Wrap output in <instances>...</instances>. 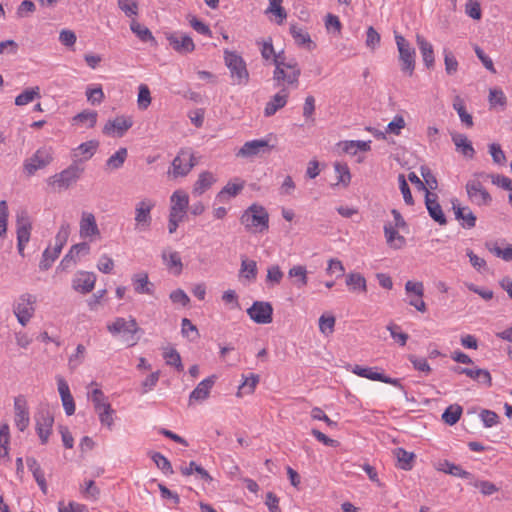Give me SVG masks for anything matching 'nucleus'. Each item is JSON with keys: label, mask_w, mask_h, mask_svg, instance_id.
<instances>
[{"label": "nucleus", "mask_w": 512, "mask_h": 512, "mask_svg": "<svg viewBox=\"0 0 512 512\" xmlns=\"http://www.w3.org/2000/svg\"><path fill=\"white\" fill-rule=\"evenodd\" d=\"M455 218L461 221V226L465 229L474 228L476 225V216L469 207L456 206L453 203Z\"/></svg>", "instance_id": "nucleus-28"}, {"label": "nucleus", "mask_w": 512, "mask_h": 512, "mask_svg": "<svg viewBox=\"0 0 512 512\" xmlns=\"http://www.w3.org/2000/svg\"><path fill=\"white\" fill-rule=\"evenodd\" d=\"M15 425L20 431H24L30 423L27 401L24 396L19 395L14 399Z\"/></svg>", "instance_id": "nucleus-17"}, {"label": "nucleus", "mask_w": 512, "mask_h": 512, "mask_svg": "<svg viewBox=\"0 0 512 512\" xmlns=\"http://www.w3.org/2000/svg\"><path fill=\"white\" fill-rule=\"evenodd\" d=\"M119 9L129 18L138 15L139 6L137 0H117Z\"/></svg>", "instance_id": "nucleus-48"}, {"label": "nucleus", "mask_w": 512, "mask_h": 512, "mask_svg": "<svg viewBox=\"0 0 512 512\" xmlns=\"http://www.w3.org/2000/svg\"><path fill=\"white\" fill-rule=\"evenodd\" d=\"M216 182L215 176L209 172H202L193 187V193L196 195H202Z\"/></svg>", "instance_id": "nucleus-34"}, {"label": "nucleus", "mask_w": 512, "mask_h": 512, "mask_svg": "<svg viewBox=\"0 0 512 512\" xmlns=\"http://www.w3.org/2000/svg\"><path fill=\"white\" fill-rule=\"evenodd\" d=\"M395 41L399 51L401 70L411 76L415 69V50L402 35L396 34Z\"/></svg>", "instance_id": "nucleus-9"}, {"label": "nucleus", "mask_w": 512, "mask_h": 512, "mask_svg": "<svg viewBox=\"0 0 512 512\" xmlns=\"http://www.w3.org/2000/svg\"><path fill=\"white\" fill-rule=\"evenodd\" d=\"M128 152L126 148H120L113 155H111L106 161V169L117 170L121 168L127 158Z\"/></svg>", "instance_id": "nucleus-38"}, {"label": "nucleus", "mask_w": 512, "mask_h": 512, "mask_svg": "<svg viewBox=\"0 0 512 512\" xmlns=\"http://www.w3.org/2000/svg\"><path fill=\"white\" fill-rule=\"evenodd\" d=\"M181 333L190 341H196L200 337L197 327L188 318L182 319Z\"/></svg>", "instance_id": "nucleus-45"}, {"label": "nucleus", "mask_w": 512, "mask_h": 512, "mask_svg": "<svg viewBox=\"0 0 512 512\" xmlns=\"http://www.w3.org/2000/svg\"><path fill=\"white\" fill-rule=\"evenodd\" d=\"M130 29L142 42H156L152 32L135 19H132Z\"/></svg>", "instance_id": "nucleus-37"}, {"label": "nucleus", "mask_w": 512, "mask_h": 512, "mask_svg": "<svg viewBox=\"0 0 512 512\" xmlns=\"http://www.w3.org/2000/svg\"><path fill=\"white\" fill-rule=\"evenodd\" d=\"M163 261L169 269L176 268L175 273L179 274L182 271V261L178 252L174 251L167 255L165 252L162 254Z\"/></svg>", "instance_id": "nucleus-51"}, {"label": "nucleus", "mask_w": 512, "mask_h": 512, "mask_svg": "<svg viewBox=\"0 0 512 512\" xmlns=\"http://www.w3.org/2000/svg\"><path fill=\"white\" fill-rule=\"evenodd\" d=\"M398 182H399V188L403 195V199H404L405 203L407 205H413L414 200H413L409 185H408L406 178L403 174H399Z\"/></svg>", "instance_id": "nucleus-60"}, {"label": "nucleus", "mask_w": 512, "mask_h": 512, "mask_svg": "<svg viewBox=\"0 0 512 512\" xmlns=\"http://www.w3.org/2000/svg\"><path fill=\"white\" fill-rule=\"evenodd\" d=\"M107 330L112 335L123 334L128 346L137 344L139 338L135 334L140 331V328L135 318L130 317L128 320L123 317H117L112 323L107 325Z\"/></svg>", "instance_id": "nucleus-6"}, {"label": "nucleus", "mask_w": 512, "mask_h": 512, "mask_svg": "<svg viewBox=\"0 0 512 512\" xmlns=\"http://www.w3.org/2000/svg\"><path fill=\"white\" fill-rule=\"evenodd\" d=\"M289 277L291 278H297L296 285L297 287L301 288L305 285H307L308 278H307V270L305 266L297 265L290 268L288 272Z\"/></svg>", "instance_id": "nucleus-44"}, {"label": "nucleus", "mask_w": 512, "mask_h": 512, "mask_svg": "<svg viewBox=\"0 0 512 512\" xmlns=\"http://www.w3.org/2000/svg\"><path fill=\"white\" fill-rule=\"evenodd\" d=\"M99 142L97 140H90L80 144L72 152L73 163L79 165L80 162L89 160L97 151Z\"/></svg>", "instance_id": "nucleus-20"}, {"label": "nucleus", "mask_w": 512, "mask_h": 512, "mask_svg": "<svg viewBox=\"0 0 512 512\" xmlns=\"http://www.w3.org/2000/svg\"><path fill=\"white\" fill-rule=\"evenodd\" d=\"M240 276L248 281H253L257 276V264L254 260L242 259Z\"/></svg>", "instance_id": "nucleus-40"}, {"label": "nucleus", "mask_w": 512, "mask_h": 512, "mask_svg": "<svg viewBox=\"0 0 512 512\" xmlns=\"http://www.w3.org/2000/svg\"><path fill=\"white\" fill-rule=\"evenodd\" d=\"M70 235V225L63 222L55 236L54 247L50 249L51 261H55L61 253Z\"/></svg>", "instance_id": "nucleus-26"}, {"label": "nucleus", "mask_w": 512, "mask_h": 512, "mask_svg": "<svg viewBox=\"0 0 512 512\" xmlns=\"http://www.w3.org/2000/svg\"><path fill=\"white\" fill-rule=\"evenodd\" d=\"M132 283L136 293L153 295L154 285L149 281L147 273L141 272L134 274L132 277Z\"/></svg>", "instance_id": "nucleus-29"}, {"label": "nucleus", "mask_w": 512, "mask_h": 512, "mask_svg": "<svg viewBox=\"0 0 512 512\" xmlns=\"http://www.w3.org/2000/svg\"><path fill=\"white\" fill-rule=\"evenodd\" d=\"M36 296L30 293L21 294L13 304V312L18 322L25 326L35 312Z\"/></svg>", "instance_id": "nucleus-8"}, {"label": "nucleus", "mask_w": 512, "mask_h": 512, "mask_svg": "<svg viewBox=\"0 0 512 512\" xmlns=\"http://www.w3.org/2000/svg\"><path fill=\"white\" fill-rule=\"evenodd\" d=\"M395 455L401 469L410 470L412 468V461L414 458L413 453H410L403 448H397L395 450Z\"/></svg>", "instance_id": "nucleus-49"}, {"label": "nucleus", "mask_w": 512, "mask_h": 512, "mask_svg": "<svg viewBox=\"0 0 512 512\" xmlns=\"http://www.w3.org/2000/svg\"><path fill=\"white\" fill-rule=\"evenodd\" d=\"M224 62L230 71V76L233 83L237 85H246L249 82V72L247 70L246 62L235 51L228 49L224 50Z\"/></svg>", "instance_id": "nucleus-3"}, {"label": "nucleus", "mask_w": 512, "mask_h": 512, "mask_svg": "<svg viewBox=\"0 0 512 512\" xmlns=\"http://www.w3.org/2000/svg\"><path fill=\"white\" fill-rule=\"evenodd\" d=\"M36 97H40L39 87L28 88L15 98V104L17 106H23L32 102Z\"/></svg>", "instance_id": "nucleus-42"}, {"label": "nucleus", "mask_w": 512, "mask_h": 512, "mask_svg": "<svg viewBox=\"0 0 512 512\" xmlns=\"http://www.w3.org/2000/svg\"><path fill=\"white\" fill-rule=\"evenodd\" d=\"M444 63H445V71L448 75H453L457 72L458 69V61L456 60L453 53L448 50L444 49Z\"/></svg>", "instance_id": "nucleus-56"}, {"label": "nucleus", "mask_w": 512, "mask_h": 512, "mask_svg": "<svg viewBox=\"0 0 512 512\" xmlns=\"http://www.w3.org/2000/svg\"><path fill=\"white\" fill-rule=\"evenodd\" d=\"M273 146L269 145L266 139H254L247 141L237 151L236 156L240 158H253L262 154L269 153Z\"/></svg>", "instance_id": "nucleus-13"}, {"label": "nucleus", "mask_w": 512, "mask_h": 512, "mask_svg": "<svg viewBox=\"0 0 512 512\" xmlns=\"http://www.w3.org/2000/svg\"><path fill=\"white\" fill-rule=\"evenodd\" d=\"M336 319L333 315H321L319 318V330L325 336L334 332Z\"/></svg>", "instance_id": "nucleus-52"}, {"label": "nucleus", "mask_w": 512, "mask_h": 512, "mask_svg": "<svg viewBox=\"0 0 512 512\" xmlns=\"http://www.w3.org/2000/svg\"><path fill=\"white\" fill-rule=\"evenodd\" d=\"M53 160V150L50 147L38 149L24 163V169L29 175H33L37 170L48 166Z\"/></svg>", "instance_id": "nucleus-12"}, {"label": "nucleus", "mask_w": 512, "mask_h": 512, "mask_svg": "<svg viewBox=\"0 0 512 512\" xmlns=\"http://www.w3.org/2000/svg\"><path fill=\"white\" fill-rule=\"evenodd\" d=\"M346 285L352 292H367L366 279L357 272H351L346 276Z\"/></svg>", "instance_id": "nucleus-35"}, {"label": "nucleus", "mask_w": 512, "mask_h": 512, "mask_svg": "<svg viewBox=\"0 0 512 512\" xmlns=\"http://www.w3.org/2000/svg\"><path fill=\"white\" fill-rule=\"evenodd\" d=\"M215 376H210L202 380L196 388L190 393L189 404L193 401H203L209 397L210 391L215 383Z\"/></svg>", "instance_id": "nucleus-25"}, {"label": "nucleus", "mask_w": 512, "mask_h": 512, "mask_svg": "<svg viewBox=\"0 0 512 512\" xmlns=\"http://www.w3.org/2000/svg\"><path fill=\"white\" fill-rule=\"evenodd\" d=\"M479 178H488L484 172L475 173L466 183V193L469 201L476 206H489L492 202V196L486 190Z\"/></svg>", "instance_id": "nucleus-2"}, {"label": "nucleus", "mask_w": 512, "mask_h": 512, "mask_svg": "<svg viewBox=\"0 0 512 512\" xmlns=\"http://www.w3.org/2000/svg\"><path fill=\"white\" fill-rule=\"evenodd\" d=\"M257 44L261 45V56L263 57V59H265V60L272 59L273 60L276 53H275V50L273 47L272 39L268 38L262 42L257 41Z\"/></svg>", "instance_id": "nucleus-63"}, {"label": "nucleus", "mask_w": 512, "mask_h": 512, "mask_svg": "<svg viewBox=\"0 0 512 512\" xmlns=\"http://www.w3.org/2000/svg\"><path fill=\"white\" fill-rule=\"evenodd\" d=\"M83 171L78 164L72 163L66 169L49 177L47 183L54 191L66 190L79 180Z\"/></svg>", "instance_id": "nucleus-4"}, {"label": "nucleus", "mask_w": 512, "mask_h": 512, "mask_svg": "<svg viewBox=\"0 0 512 512\" xmlns=\"http://www.w3.org/2000/svg\"><path fill=\"white\" fill-rule=\"evenodd\" d=\"M376 367H363L360 365H354L352 368V373L359 377L367 378L372 381H380L386 384L393 385L399 389H401L405 396H407V392L404 386L401 384L400 380L397 378H391L386 376L383 373H379L376 371Z\"/></svg>", "instance_id": "nucleus-11"}, {"label": "nucleus", "mask_w": 512, "mask_h": 512, "mask_svg": "<svg viewBox=\"0 0 512 512\" xmlns=\"http://www.w3.org/2000/svg\"><path fill=\"white\" fill-rule=\"evenodd\" d=\"M437 195L426 190L425 205L430 217L440 225L447 223L446 217L440 204L437 201Z\"/></svg>", "instance_id": "nucleus-19"}, {"label": "nucleus", "mask_w": 512, "mask_h": 512, "mask_svg": "<svg viewBox=\"0 0 512 512\" xmlns=\"http://www.w3.org/2000/svg\"><path fill=\"white\" fill-rule=\"evenodd\" d=\"M249 317L258 324H269L273 320V307L269 302L255 301L247 309Z\"/></svg>", "instance_id": "nucleus-15"}, {"label": "nucleus", "mask_w": 512, "mask_h": 512, "mask_svg": "<svg viewBox=\"0 0 512 512\" xmlns=\"http://www.w3.org/2000/svg\"><path fill=\"white\" fill-rule=\"evenodd\" d=\"M416 42L425 66L428 69L432 68L434 66L435 58L431 43H429L423 36L419 34L416 36Z\"/></svg>", "instance_id": "nucleus-30"}, {"label": "nucleus", "mask_w": 512, "mask_h": 512, "mask_svg": "<svg viewBox=\"0 0 512 512\" xmlns=\"http://www.w3.org/2000/svg\"><path fill=\"white\" fill-rule=\"evenodd\" d=\"M273 63L275 65L273 79L278 85L280 82H286L288 85L298 86L301 69L294 58L288 59L284 51H281L275 55Z\"/></svg>", "instance_id": "nucleus-1"}, {"label": "nucleus", "mask_w": 512, "mask_h": 512, "mask_svg": "<svg viewBox=\"0 0 512 512\" xmlns=\"http://www.w3.org/2000/svg\"><path fill=\"white\" fill-rule=\"evenodd\" d=\"M290 33L298 45L312 44L310 35L297 25L293 24L290 26Z\"/></svg>", "instance_id": "nucleus-50"}, {"label": "nucleus", "mask_w": 512, "mask_h": 512, "mask_svg": "<svg viewBox=\"0 0 512 512\" xmlns=\"http://www.w3.org/2000/svg\"><path fill=\"white\" fill-rule=\"evenodd\" d=\"M462 414V407L459 405L449 406L442 414L443 421L448 425H454L458 422Z\"/></svg>", "instance_id": "nucleus-43"}, {"label": "nucleus", "mask_w": 512, "mask_h": 512, "mask_svg": "<svg viewBox=\"0 0 512 512\" xmlns=\"http://www.w3.org/2000/svg\"><path fill=\"white\" fill-rule=\"evenodd\" d=\"M151 93L147 85L141 84L138 92V107L141 110H145L151 104Z\"/></svg>", "instance_id": "nucleus-54"}, {"label": "nucleus", "mask_w": 512, "mask_h": 512, "mask_svg": "<svg viewBox=\"0 0 512 512\" xmlns=\"http://www.w3.org/2000/svg\"><path fill=\"white\" fill-rule=\"evenodd\" d=\"M17 225V242L28 243L31 234V221L26 211H21L16 217Z\"/></svg>", "instance_id": "nucleus-23"}, {"label": "nucleus", "mask_w": 512, "mask_h": 512, "mask_svg": "<svg viewBox=\"0 0 512 512\" xmlns=\"http://www.w3.org/2000/svg\"><path fill=\"white\" fill-rule=\"evenodd\" d=\"M244 188V181L238 183L228 182L222 190L217 194L216 198L220 202L229 200L231 197L237 196Z\"/></svg>", "instance_id": "nucleus-36"}, {"label": "nucleus", "mask_w": 512, "mask_h": 512, "mask_svg": "<svg viewBox=\"0 0 512 512\" xmlns=\"http://www.w3.org/2000/svg\"><path fill=\"white\" fill-rule=\"evenodd\" d=\"M133 125L130 118L124 116L108 120L103 128V133L108 136L122 137Z\"/></svg>", "instance_id": "nucleus-18"}, {"label": "nucleus", "mask_w": 512, "mask_h": 512, "mask_svg": "<svg viewBox=\"0 0 512 512\" xmlns=\"http://www.w3.org/2000/svg\"><path fill=\"white\" fill-rule=\"evenodd\" d=\"M36 432L42 444L48 442L49 436L52 431L54 417L48 410H41L36 416Z\"/></svg>", "instance_id": "nucleus-16"}, {"label": "nucleus", "mask_w": 512, "mask_h": 512, "mask_svg": "<svg viewBox=\"0 0 512 512\" xmlns=\"http://www.w3.org/2000/svg\"><path fill=\"white\" fill-rule=\"evenodd\" d=\"M165 36L173 50L181 55L189 54L195 50L192 38L183 32L166 33Z\"/></svg>", "instance_id": "nucleus-14"}, {"label": "nucleus", "mask_w": 512, "mask_h": 512, "mask_svg": "<svg viewBox=\"0 0 512 512\" xmlns=\"http://www.w3.org/2000/svg\"><path fill=\"white\" fill-rule=\"evenodd\" d=\"M81 492L83 493L84 497L92 500L98 499L100 495V490L95 485V482L93 480L85 481V485L84 487L81 488Z\"/></svg>", "instance_id": "nucleus-62"}, {"label": "nucleus", "mask_w": 512, "mask_h": 512, "mask_svg": "<svg viewBox=\"0 0 512 512\" xmlns=\"http://www.w3.org/2000/svg\"><path fill=\"white\" fill-rule=\"evenodd\" d=\"M452 141L456 146V150L462 153L465 157L472 159L475 155V150L472 143L468 140L467 136L461 133L452 134Z\"/></svg>", "instance_id": "nucleus-31"}, {"label": "nucleus", "mask_w": 512, "mask_h": 512, "mask_svg": "<svg viewBox=\"0 0 512 512\" xmlns=\"http://www.w3.org/2000/svg\"><path fill=\"white\" fill-rule=\"evenodd\" d=\"M79 233L81 238H88L100 235L95 216L91 212H82Z\"/></svg>", "instance_id": "nucleus-21"}, {"label": "nucleus", "mask_w": 512, "mask_h": 512, "mask_svg": "<svg viewBox=\"0 0 512 512\" xmlns=\"http://www.w3.org/2000/svg\"><path fill=\"white\" fill-rule=\"evenodd\" d=\"M155 207V201L150 198H144L135 205V225L137 232H146L150 229L152 223L151 211Z\"/></svg>", "instance_id": "nucleus-7"}, {"label": "nucleus", "mask_w": 512, "mask_h": 512, "mask_svg": "<svg viewBox=\"0 0 512 512\" xmlns=\"http://www.w3.org/2000/svg\"><path fill=\"white\" fill-rule=\"evenodd\" d=\"M151 458H152L153 462L156 464V466L164 474H168V475L173 474L174 471H173L172 465H171L170 461L164 455H162L159 452H154V453H152Z\"/></svg>", "instance_id": "nucleus-53"}, {"label": "nucleus", "mask_w": 512, "mask_h": 512, "mask_svg": "<svg viewBox=\"0 0 512 512\" xmlns=\"http://www.w3.org/2000/svg\"><path fill=\"white\" fill-rule=\"evenodd\" d=\"M489 153L491 154L495 164L504 165L506 163V155L499 144L493 143L489 145Z\"/></svg>", "instance_id": "nucleus-61"}, {"label": "nucleus", "mask_w": 512, "mask_h": 512, "mask_svg": "<svg viewBox=\"0 0 512 512\" xmlns=\"http://www.w3.org/2000/svg\"><path fill=\"white\" fill-rule=\"evenodd\" d=\"M196 164L197 161L191 149H181L173 159L171 164L172 170L169 171V173H171L174 178L183 177L186 176Z\"/></svg>", "instance_id": "nucleus-10"}, {"label": "nucleus", "mask_w": 512, "mask_h": 512, "mask_svg": "<svg viewBox=\"0 0 512 512\" xmlns=\"http://www.w3.org/2000/svg\"><path fill=\"white\" fill-rule=\"evenodd\" d=\"M470 485L480 489V492L485 496H490L498 492L499 488L492 482L487 480L470 479Z\"/></svg>", "instance_id": "nucleus-47"}, {"label": "nucleus", "mask_w": 512, "mask_h": 512, "mask_svg": "<svg viewBox=\"0 0 512 512\" xmlns=\"http://www.w3.org/2000/svg\"><path fill=\"white\" fill-rule=\"evenodd\" d=\"M288 96L289 92L287 88L283 87L266 103L264 115L266 117L273 116L278 110H280L286 105Z\"/></svg>", "instance_id": "nucleus-24"}, {"label": "nucleus", "mask_w": 512, "mask_h": 512, "mask_svg": "<svg viewBox=\"0 0 512 512\" xmlns=\"http://www.w3.org/2000/svg\"><path fill=\"white\" fill-rule=\"evenodd\" d=\"M453 108L457 111L459 118L463 124H465L467 127L473 126V118L472 116L466 111L464 101L460 96H456L453 100Z\"/></svg>", "instance_id": "nucleus-39"}, {"label": "nucleus", "mask_w": 512, "mask_h": 512, "mask_svg": "<svg viewBox=\"0 0 512 512\" xmlns=\"http://www.w3.org/2000/svg\"><path fill=\"white\" fill-rule=\"evenodd\" d=\"M163 357L167 365L175 367L178 371L183 370L184 367L181 361V356L176 349H166L163 353Z\"/></svg>", "instance_id": "nucleus-46"}, {"label": "nucleus", "mask_w": 512, "mask_h": 512, "mask_svg": "<svg viewBox=\"0 0 512 512\" xmlns=\"http://www.w3.org/2000/svg\"><path fill=\"white\" fill-rule=\"evenodd\" d=\"M399 227L393 226L391 223H387L384 225V235L386 238V242L389 247L393 249H401L406 244V239L404 236L400 235L397 231Z\"/></svg>", "instance_id": "nucleus-27"}, {"label": "nucleus", "mask_w": 512, "mask_h": 512, "mask_svg": "<svg viewBox=\"0 0 512 512\" xmlns=\"http://www.w3.org/2000/svg\"><path fill=\"white\" fill-rule=\"evenodd\" d=\"M387 330L390 332L391 337L398 342L401 346H405L408 340V334L400 331V326L395 323H389Z\"/></svg>", "instance_id": "nucleus-57"}, {"label": "nucleus", "mask_w": 512, "mask_h": 512, "mask_svg": "<svg viewBox=\"0 0 512 512\" xmlns=\"http://www.w3.org/2000/svg\"><path fill=\"white\" fill-rule=\"evenodd\" d=\"M240 221L248 230L262 232L268 229L269 215L264 207L252 204L242 214Z\"/></svg>", "instance_id": "nucleus-5"}, {"label": "nucleus", "mask_w": 512, "mask_h": 512, "mask_svg": "<svg viewBox=\"0 0 512 512\" xmlns=\"http://www.w3.org/2000/svg\"><path fill=\"white\" fill-rule=\"evenodd\" d=\"M438 470L455 477L473 479V475L470 472L462 469L460 465L451 463L447 460L439 463Z\"/></svg>", "instance_id": "nucleus-33"}, {"label": "nucleus", "mask_w": 512, "mask_h": 512, "mask_svg": "<svg viewBox=\"0 0 512 512\" xmlns=\"http://www.w3.org/2000/svg\"><path fill=\"white\" fill-rule=\"evenodd\" d=\"M258 382L259 376L256 374H250V376L247 377L245 381L242 383V385L239 387L238 395L253 393Z\"/></svg>", "instance_id": "nucleus-59"}, {"label": "nucleus", "mask_w": 512, "mask_h": 512, "mask_svg": "<svg viewBox=\"0 0 512 512\" xmlns=\"http://www.w3.org/2000/svg\"><path fill=\"white\" fill-rule=\"evenodd\" d=\"M486 247L497 257H500L505 261H512V245H508L506 248L502 249L496 244L491 246L489 243H487Z\"/></svg>", "instance_id": "nucleus-58"}, {"label": "nucleus", "mask_w": 512, "mask_h": 512, "mask_svg": "<svg viewBox=\"0 0 512 512\" xmlns=\"http://www.w3.org/2000/svg\"><path fill=\"white\" fill-rule=\"evenodd\" d=\"M170 211L187 213L189 206V196L182 190H176L170 197Z\"/></svg>", "instance_id": "nucleus-32"}, {"label": "nucleus", "mask_w": 512, "mask_h": 512, "mask_svg": "<svg viewBox=\"0 0 512 512\" xmlns=\"http://www.w3.org/2000/svg\"><path fill=\"white\" fill-rule=\"evenodd\" d=\"M334 168L336 173L339 175L338 182L345 185L348 184L351 179L348 166L345 163L336 162L334 164Z\"/></svg>", "instance_id": "nucleus-64"}, {"label": "nucleus", "mask_w": 512, "mask_h": 512, "mask_svg": "<svg viewBox=\"0 0 512 512\" xmlns=\"http://www.w3.org/2000/svg\"><path fill=\"white\" fill-rule=\"evenodd\" d=\"M97 112L91 111V110H84L81 113L77 114L73 117L74 123H81L86 125L89 128H92L95 126L97 122Z\"/></svg>", "instance_id": "nucleus-41"}, {"label": "nucleus", "mask_w": 512, "mask_h": 512, "mask_svg": "<svg viewBox=\"0 0 512 512\" xmlns=\"http://www.w3.org/2000/svg\"><path fill=\"white\" fill-rule=\"evenodd\" d=\"M489 104L491 108L506 105V96L501 89L493 88L489 91Z\"/></svg>", "instance_id": "nucleus-55"}, {"label": "nucleus", "mask_w": 512, "mask_h": 512, "mask_svg": "<svg viewBox=\"0 0 512 512\" xmlns=\"http://www.w3.org/2000/svg\"><path fill=\"white\" fill-rule=\"evenodd\" d=\"M95 281L96 277L93 273L80 272L74 277L72 287L77 292L87 294L93 290Z\"/></svg>", "instance_id": "nucleus-22"}]
</instances>
